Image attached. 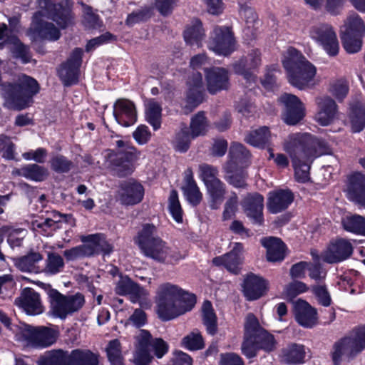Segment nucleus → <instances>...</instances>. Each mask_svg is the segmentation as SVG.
Wrapping results in <instances>:
<instances>
[{
    "mask_svg": "<svg viewBox=\"0 0 365 365\" xmlns=\"http://www.w3.org/2000/svg\"><path fill=\"white\" fill-rule=\"evenodd\" d=\"M284 150L289 155L297 181L309 180L310 164L317 157L331 153V149L323 140L309 133H293L284 141Z\"/></svg>",
    "mask_w": 365,
    "mask_h": 365,
    "instance_id": "1",
    "label": "nucleus"
},
{
    "mask_svg": "<svg viewBox=\"0 0 365 365\" xmlns=\"http://www.w3.org/2000/svg\"><path fill=\"white\" fill-rule=\"evenodd\" d=\"M196 303L195 297L179 286L166 282L157 290L156 307L158 317L163 321L173 319L190 311Z\"/></svg>",
    "mask_w": 365,
    "mask_h": 365,
    "instance_id": "2",
    "label": "nucleus"
},
{
    "mask_svg": "<svg viewBox=\"0 0 365 365\" xmlns=\"http://www.w3.org/2000/svg\"><path fill=\"white\" fill-rule=\"evenodd\" d=\"M282 64L286 70L288 81L292 86L299 90H305L314 86L317 68L299 51L289 48Z\"/></svg>",
    "mask_w": 365,
    "mask_h": 365,
    "instance_id": "3",
    "label": "nucleus"
},
{
    "mask_svg": "<svg viewBox=\"0 0 365 365\" xmlns=\"http://www.w3.org/2000/svg\"><path fill=\"white\" fill-rule=\"evenodd\" d=\"M277 341L274 336L264 329L257 318L249 313L244 324V340L242 344V352L247 358L257 356L259 350L271 352L276 348Z\"/></svg>",
    "mask_w": 365,
    "mask_h": 365,
    "instance_id": "4",
    "label": "nucleus"
},
{
    "mask_svg": "<svg viewBox=\"0 0 365 365\" xmlns=\"http://www.w3.org/2000/svg\"><path fill=\"white\" fill-rule=\"evenodd\" d=\"M39 91V85L33 78L22 75L14 83L1 85V94L4 106L9 109L21 110L30 106L33 97Z\"/></svg>",
    "mask_w": 365,
    "mask_h": 365,
    "instance_id": "5",
    "label": "nucleus"
},
{
    "mask_svg": "<svg viewBox=\"0 0 365 365\" xmlns=\"http://www.w3.org/2000/svg\"><path fill=\"white\" fill-rule=\"evenodd\" d=\"M134 242L146 257L156 261L163 262L169 259L172 262L181 258L178 252L172 251L158 235L157 227L153 224H143Z\"/></svg>",
    "mask_w": 365,
    "mask_h": 365,
    "instance_id": "6",
    "label": "nucleus"
},
{
    "mask_svg": "<svg viewBox=\"0 0 365 365\" xmlns=\"http://www.w3.org/2000/svg\"><path fill=\"white\" fill-rule=\"evenodd\" d=\"M364 348L365 327L356 328L333 344L330 352L332 363L341 365L344 359H353Z\"/></svg>",
    "mask_w": 365,
    "mask_h": 365,
    "instance_id": "7",
    "label": "nucleus"
},
{
    "mask_svg": "<svg viewBox=\"0 0 365 365\" xmlns=\"http://www.w3.org/2000/svg\"><path fill=\"white\" fill-rule=\"evenodd\" d=\"M115 145L116 149L110 155V163L115 175L123 178L133 173L140 152L128 141L118 140Z\"/></svg>",
    "mask_w": 365,
    "mask_h": 365,
    "instance_id": "8",
    "label": "nucleus"
},
{
    "mask_svg": "<svg viewBox=\"0 0 365 365\" xmlns=\"http://www.w3.org/2000/svg\"><path fill=\"white\" fill-rule=\"evenodd\" d=\"M50 299V312L54 317L66 319L69 315L79 312L85 304L84 296L81 293L65 295L51 289L48 292Z\"/></svg>",
    "mask_w": 365,
    "mask_h": 365,
    "instance_id": "9",
    "label": "nucleus"
},
{
    "mask_svg": "<svg viewBox=\"0 0 365 365\" xmlns=\"http://www.w3.org/2000/svg\"><path fill=\"white\" fill-rule=\"evenodd\" d=\"M16 336L34 347L44 348L56 341L58 331L43 326L35 327L24 324L19 328Z\"/></svg>",
    "mask_w": 365,
    "mask_h": 365,
    "instance_id": "10",
    "label": "nucleus"
},
{
    "mask_svg": "<svg viewBox=\"0 0 365 365\" xmlns=\"http://www.w3.org/2000/svg\"><path fill=\"white\" fill-rule=\"evenodd\" d=\"M311 38L320 45L331 56L337 55L339 49V41L333 27L326 23L313 25L309 30Z\"/></svg>",
    "mask_w": 365,
    "mask_h": 365,
    "instance_id": "11",
    "label": "nucleus"
},
{
    "mask_svg": "<svg viewBox=\"0 0 365 365\" xmlns=\"http://www.w3.org/2000/svg\"><path fill=\"white\" fill-rule=\"evenodd\" d=\"M208 47L218 54L227 56L236 49L234 34L229 27H215L210 38Z\"/></svg>",
    "mask_w": 365,
    "mask_h": 365,
    "instance_id": "12",
    "label": "nucleus"
},
{
    "mask_svg": "<svg viewBox=\"0 0 365 365\" xmlns=\"http://www.w3.org/2000/svg\"><path fill=\"white\" fill-rule=\"evenodd\" d=\"M145 189L138 180L130 178L120 182L116 195L117 200L123 205L130 206L140 203L144 197Z\"/></svg>",
    "mask_w": 365,
    "mask_h": 365,
    "instance_id": "13",
    "label": "nucleus"
},
{
    "mask_svg": "<svg viewBox=\"0 0 365 365\" xmlns=\"http://www.w3.org/2000/svg\"><path fill=\"white\" fill-rule=\"evenodd\" d=\"M278 101L284 107L283 119L287 124L294 125L303 119L305 108L297 96L284 93Z\"/></svg>",
    "mask_w": 365,
    "mask_h": 365,
    "instance_id": "14",
    "label": "nucleus"
},
{
    "mask_svg": "<svg viewBox=\"0 0 365 365\" xmlns=\"http://www.w3.org/2000/svg\"><path fill=\"white\" fill-rule=\"evenodd\" d=\"M82 56L83 50L76 48L73 51L68 61L62 64L58 74L65 86H68L78 82Z\"/></svg>",
    "mask_w": 365,
    "mask_h": 365,
    "instance_id": "15",
    "label": "nucleus"
},
{
    "mask_svg": "<svg viewBox=\"0 0 365 365\" xmlns=\"http://www.w3.org/2000/svg\"><path fill=\"white\" fill-rule=\"evenodd\" d=\"M353 253L351 242L345 239H337L331 242L327 250L322 253L324 262L334 264L347 259Z\"/></svg>",
    "mask_w": 365,
    "mask_h": 365,
    "instance_id": "16",
    "label": "nucleus"
},
{
    "mask_svg": "<svg viewBox=\"0 0 365 365\" xmlns=\"http://www.w3.org/2000/svg\"><path fill=\"white\" fill-rule=\"evenodd\" d=\"M262 63L261 52L252 49L247 56H242L232 64L235 73L243 76L249 82L255 81V76L252 71L257 69Z\"/></svg>",
    "mask_w": 365,
    "mask_h": 365,
    "instance_id": "17",
    "label": "nucleus"
},
{
    "mask_svg": "<svg viewBox=\"0 0 365 365\" xmlns=\"http://www.w3.org/2000/svg\"><path fill=\"white\" fill-rule=\"evenodd\" d=\"M186 104L184 106L185 113L192 111L203 101V81L199 72H193L187 81Z\"/></svg>",
    "mask_w": 365,
    "mask_h": 365,
    "instance_id": "18",
    "label": "nucleus"
},
{
    "mask_svg": "<svg viewBox=\"0 0 365 365\" xmlns=\"http://www.w3.org/2000/svg\"><path fill=\"white\" fill-rule=\"evenodd\" d=\"M317 112L316 121L322 126L330 125L339 116L338 106L335 101L328 96L316 98Z\"/></svg>",
    "mask_w": 365,
    "mask_h": 365,
    "instance_id": "19",
    "label": "nucleus"
},
{
    "mask_svg": "<svg viewBox=\"0 0 365 365\" xmlns=\"http://www.w3.org/2000/svg\"><path fill=\"white\" fill-rule=\"evenodd\" d=\"M42 7L47 9L50 17L61 28L65 29L73 24V16L68 4H53L49 0H40Z\"/></svg>",
    "mask_w": 365,
    "mask_h": 365,
    "instance_id": "20",
    "label": "nucleus"
},
{
    "mask_svg": "<svg viewBox=\"0 0 365 365\" xmlns=\"http://www.w3.org/2000/svg\"><path fill=\"white\" fill-rule=\"evenodd\" d=\"M207 89L210 94H215L230 86L228 71L223 68L213 67L205 71Z\"/></svg>",
    "mask_w": 365,
    "mask_h": 365,
    "instance_id": "21",
    "label": "nucleus"
},
{
    "mask_svg": "<svg viewBox=\"0 0 365 365\" xmlns=\"http://www.w3.org/2000/svg\"><path fill=\"white\" fill-rule=\"evenodd\" d=\"M113 115L121 125L128 127L137 121V111L134 103L130 100L121 98L113 106Z\"/></svg>",
    "mask_w": 365,
    "mask_h": 365,
    "instance_id": "22",
    "label": "nucleus"
},
{
    "mask_svg": "<svg viewBox=\"0 0 365 365\" xmlns=\"http://www.w3.org/2000/svg\"><path fill=\"white\" fill-rule=\"evenodd\" d=\"M15 304L29 314H39L43 312L40 295L32 288H25L15 299Z\"/></svg>",
    "mask_w": 365,
    "mask_h": 365,
    "instance_id": "23",
    "label": "nucleus"
},
{
    "mask_svg": "<svg viewBox=\"0 0 365 365\" xmlns=\"http://www.w3.org/2000/svg\"><path fill=\"white\" fill-rule=\"evenodd\" d=\"M267 282L259 275L250 273L246 276L242 284V290L247 300H255L264 294L267 289Z\"/></svg>",
    "mask_w": 365,
    "mask_h": 365,
    "instance_id": "24",
    "label": "nucleus"
},
{
    "mask_svg": "<svg viewBox=\"0 0 365 365\" xmlns=\"http://www.w3.org/2000/svg\"><path fill=\"white\" fill-rule=\"evenodd\" d=\"M294 315L297 322L305 328H312L317 324V309L302 299L294 303Z\"/></svg>",
    "mask_w": 365,
    "mask_h": 365,
    "instance_id": "25",
    "label": "nucleus"
},
{
    "mask_svg": "<svg viewBox=\"0 0 365 365\" xmlns=\"http://www.w3.org/2000/svg\"><path fill=\"white\" fill-rule=\"evenodd\" d=\"M150 333L145 329H140L136 336L135 351L133 356L135 365H149L153 359L148 344L150 342Z\"/></svg>",
    "mask_w": 365,
    "mask_h": 365,
    "instance_id": "26",
    "label": "nucleus"
},
{
    "mask_svg": "<svg viewBox=\"0 0 365 365\" xmlns=\"http://www.w3.org/2000/svg\"><path fill=\"white\" fill-rule=\"evenodd\" d=\"M242 207L247 216L251 218L254 223L259 225L262 223L264 207L262 195L257 192L248 194L242 201Z\"/></svg>",
    "mask_w": 365,
    "mask_h": 365,
    "instance_id": "27",
    "label": "nucleus"
},
{
    "mask_svg": "<svg viewBox=\"0 0 365 365\" xmlns=\"http://www.w3.org/2000/svg\"><path fill=\"white\" fill-rule=\"evenodd\" d=\"M306 347L297 343H289L282 348L279 355L280 361L286 365H297L304 362Z\"/></svg>",
    "mask_w": 365,
    "mask_h": 365,
    "instance_id": "28",
    "label": "nucleus"
},
{
    "mask_svg": "<svg viewBox=\"0 0 365 365\" xmlns=\"http://www.w3.org/2000/svg\"><path fill=\"white\" fill-rule=\"evenodd\" d=\"M294 195L289 190H279L269 193L267 209L271 213L276 214L286 210L292 202Z\"/></svg>",
    "mask_w": 365,
    "mask_h": 365,
    "instance_id": "29",
    "label": "nucleus"
},
{
    "mask_svg": "<svg viewBox=\"0 0 365 365\" xmlns=\"http://www.w3.org/2000/svg\"><path fill=\"white\" fill-rule=\"evenodd\" d=\"M348 192L354 202L365 207V175L356 173L350 175Z\"/></svg>",
    "mask_w": 365,
    "mask_h": 365,
    "instance_id": "30",
    "label": "nucleus"
},
{
    "mask_svg": "<svg viewBox=\"0 0 365 365\" xmlns=\"http://www.w3.org/2000/svg\"><path fill=\"white\" fill-rule=\"evenodd\" d=\"M243 247L240 243H235L232 250L227 254L215 257L212 259L214 264L217 266L224 265L231 272L237 273L238 266L241 263L240 253Z\"/></svg>",
    "mask_w": 365,
    "mask_h": 365,
    "instance_id": "31",
    "label": "nucleus"
},
{
    "mask_svg": "<svg viewBox=\"0 0 365 365\" xmlns=\"http://www.w3.org/2000/svg\"><path fill=\"white\" fill-rule=\"evenodd\" d=\"M262 245L267 249V259L269 262H277L284 259L285 245L279 238L270 237L261 240Z\"/></svg>",
    "mask_w": 365,
    "mask_h": 365,
    "instance_id": "32",
    "label": "nucleus"
},
{
    "mask_svg": "<svg viewBox=\"0 0 365 365\" xmlns=\"http://www.w3.org/2000/svg\"><path fill=\"white\" fill-rule=\"evenodd\" d=\"M184 182L182 190L186 199L193 205H198L202 199V195L193 178L191 168H187L185 171Z\"/></svg>",
    "mask_w": 365,
    "mask_h": 365,
    "instance_id": "33",
    "label": "nucleus"
},
{
    "mask_svg": "<svg viewBox=\"0 0 365 365\" xmlns=\"http://www.w3.org/2000/svg\"><path fill=\"white\" fill-rule=\"evenodd\" d=\"M81 241L86 243L87 247L92 248V255L101 252L109 255L113 250V245L106 240L105 235L101 233L83 236Z\"/></svg>",
    "mask_w": 365,
    "mask_h": 365,
    "instance_id": "34",
    "label": "nucleus"
},
{
    "mask_svg": "<svg viewBox=\"0 0 365 365\" xmlns=\"http://www.w3.org/2000/svg\"><path fill=\"white\" fill-rule=\"evenodd\" d=\"M7 46L13 56L21 59L22 62L26 63L31 59L29 48L23 44L16 36H8L2 43H0V49Z\"/></svg>",
    "mask_w": 365,
    "mask_h": 365,
    "instance_id": "35",
    "label": "nucleus"
},
{
    "mask_svg": "<svg viewBox=\"0 0 365 365\" xmlns=\"http://www.w3.org/2000/svg\"><path fill=\"white\" fill-rule=\"evenodd\" d=\"M38 365H70V352L61 349L46 351L40 356Z\"/></svg>",
    "mask_w": 365,
    "mask_h": 365,
    "instance_id": "36",
    "label": "nucleus"
},
{
    "mask_svg": "<svg viewBox=\"0 0 365 365\" xmlns=\"http://www.w3.org/2000/svg\"><path fill=\"white\" fill-rule=\"evenodd\" d=\"M100 355L88 349H76L70 352V365H99Z\"/></svg>",
    "mask_w": 365,
    "mask_h": 365,
    "instance_id": "37",
    "label": "nucleus"
},
{
    "mask_svg": "<svg viewBox=\"0 0 365 365\" xmlns=\"http://www.w3.org/2000/svg\"><path fill=\"white\" fill-rule=\"evenodd\" d=\"M205 37V30L202 22L198 19L192 21L184 31V39L190 46H201Z\"/></svg>",
    "mask_w": 365,
    "mask_h": 365,
    "instance_id": "38",
    "label": "nucleus"
},
{
    "mask_svg": "<svg viewBox=\"0 0 365 365\" xmlns=\"http://www.w3.org/2000/svg\"><path fill=\"white\" fill-rule=\"evenodd\" d=\"M30 30L41 38L50 41H56L61 36L60 31L51 22L34 21Z\"/></svg>",
    "mask_w": 365,
    "mask_h": 365,
    "instance_id": "39",
    "label": "nucleus"
},
{
    "mask_svg": "<svg viewBox=\"0 0 365 365\" xmlns=\"http://www.w3.org/2000/svg\"><path fill=\"white\" fill-rule=\"evenodd\" d=\"M350 119L353 132L358 133L365 126V106L361 101L350 104Z\"/></svg>",
    "mask_w": 365,
    "mask_h": 365,
    "instance_id": "40",
    "label": "nucleus"
},
{
    "mask_svg": "<svg viewBox=\"0 0 365 365\" xmlns=\"http://www.w3.org/2000/svg\"><path fill=\"white\" fill-rule=\"evenodd\" d=\"M271 134L266 126L250 131L245 137V140L248 144L257 148H264L269 145Z\"/></svg>",
    "mask_w": 365,
    "mask_h": 365,
    "instance_id": "41",
    "label": "nucleus"
},
{
    "mask_svg": "<svg viewBox=\"0 0 365 365\" xmlns=\"http://www.w3.org/2000/svg\"><path fill=\"white\" fill-rule=\"evenodd\" d=\"M43 256L39 252H30L27 255L14 259L15 266L22 272H36V264L42 260Z\"/></svg>",
    "mask_w": 365,
    "mask_h": 365,
    "instance_id": "42",
    "label": "nucleus"
},
{
    "mask_svg": "<svg viewBox=\"0 0 365 365\" xmlns=\"http://www.w3.org/2000/svg\"><path fill=\"white\" fill-rule=\"evenodd\" d=\"M162 108L159 103L153 99L148 100L145 104V119L155 130L161 125Z\"/></svg>",
    "mask_w": 365,
    "mask_h": 365,
    "instance_id": "43",
    "label": "nucleus"
},
{
    "mask_svg": "<svg viewBox=\"0 0 365 365\" xmlns=\"http://www.w3.org/2000/svg\"><path fill=\"white\" fill-rule=\"evenodd\" d=\"M208 120L203 111H199L194 115L190 120V129L192 138L204 135L207 131Z\"/></svg>",
    "mask_w": 365,
    "mask_h": 365,
    "instance_id": "44",
    "label": "nucleus"
},
{
    "mask_svg": "<svg viewBox=\"0 0 365 365\" xmlns=\"http://www.w3.org/2000/svg\"><path fill=\"white\" fill-rule=\"evenodd\" d=\"M205 186L212 198L210 207L212 209H217L226 193L225 184L219 179Z\"/></svg>",
    "mask_w": 365,
    "mask_h": 365,
    "instance_id": "45",
    "label": "nucleus"
},
{
    "mask_svg": "<svg viewBox=\"0 0 365 365\" xmlns=\"http://www.w3.org/2000/svg\"><path fill=\"white\" fill-rule=\"evenodd\" d=\"M230 161L227 165L235 168L236 165L243 163L250 156V152L246 148L239 143H232L230 153Z\"/></svg>",
    "mask_w": 365,
    "mask_h": 365,
    "instance_id": "46",
    "label": "nucleus"
},
{
    "mask_svg": "<svg viewBox=\"0 0 365 365\" xmlns=\"http://www.w3.org/2000/svg\"><path fill=\"white\" fill-rule=\"evenodd\" d=\"M341 223L346 231L365 236V217L357 215L346 216Z\"/></svg>",
    "mask_w": 365,
    "mask_h": 365,
    "instance_id": "47",
    "label": "nucleus"
},
{
    "mask_svg": "<svg viewBox=\"0 0 365 365\" xmlns=\"http://www.w3.org/2000/svg\"><path fill=\"white\" fill-rule=\"evenodd\" d=\"M203 323L207 332L214 335L217 332V317L212 304L209 301L204 302L202 307Z\"/></svg>",
    "mask_w": 365,
    "mask_h": 365,
    "instance_id": "48",
    "label": "nucleus"
},
{
    "mask_svg": "<svg viewBox=\"0 0 365 365\" xmlns=\"http://www.w3.org/2000/svg\"><path fill=\"white\" fill-rule=\"evenodd\" d=\"M365 31V25L361 19L356 14L351 15L346 20L341 34H349L350 35L361 37Z\"/></svg>",
    "mask_w": 365,
    "mask_h": 365,
    "instance_id": "49",
    "label": "nucleus"
},
{
    "mask_svg": "<svg viewBox=\"0 0 365 365\" xmlns=\"http://www.w3.org/2000/svg\"><path fill=\"white\" fill-rule=\"evenodd\" d=\"M107 357L111 365H124L121 344L118 339L109 341L106 347Z\"/></svg>",
    "mask_w": 365,
    "mask_h": 365,
    "instance_id": "50",
    "label": "nucleus"
},
{
    "mask_svg": "<svg viewBox=\"0 0 365 365\" xmlns=\"http://www.w3.org/2000/svg\"><path fill=\"white\" fill-rule=\"evenodd\" d=\"M233 167L227 165L225 170V180L232 186L237 188H244L246 187L247 174L244 170L233 171Z\"/></svg>",
    "mask_w": 365,
    "mask_h": 365,
    "instance_id": "51",
    "label": "nucleus"
},
{
    "mask_svg": "<svg viewBox=\"0 0 365 365\" xmlns=\"http://www.w3.org/2000/svg\"><path fill=\"white\" fill-rule=\"evenodd\" d=\"M64 264L63 259L60 255L48 252L43 271L46 274H56L63 270Z\"/></svg>",
    "mask_w": 365,
    "mask_h": 365,
    "instance_id": "52",
    "label": "nucleus"
},
{
    "mask_svg": "<svg viewBox=\"0 0 365 365\" xmlns=\"http://www.w3.org/2000/svg\"><path fill=\"white\" fill-rule=\"evenodd\" d=\"M193 139L187 128L185 126L175 135L173 146L175 150L185 153L190 148L191 140Z\"/></svg>",
    "mask_w": 365,
    "mask_h": 365,
    "instance_id": "53",
    "label": "nucleus"
},
{
    "mask_svg": "<svg viewBox=\"0 0 365 365\" xmlns=\"http://www.w3.org/2000/svg\"><path fill=\"white\" fill-rule=\"evenodd\" d=\"M83 6V24L88 29H98L102 26V21L98 14L93 12L92 7L85 4Z\"/></svg>",
    "mask_w": 365,
    "mask_h": 365,
    "instance_id": "54",
    "label": "nucleus"
},
{
    "mask_svg": "<svg viewBox=\"0 0 365 365\" xmlns=\"http://www.w3.org/2000/svg\"><path fill=\"white\" fill-rule=\"evenodd\" d=\"M92 248L87 247L86 243L63 251V256L67 261H74L81 258L92 256Z\"/></svg>",
    "mask_w": 365,
    "mask_h": 365,
    "instance_id": "55",
    "label": "nucleus"
},
{
    "mask_svg": "<svg viewBox=\"0 0 365 365\" xmlns=\"http://www.w3.org/2000/svg\"><path fill=\"white\" fill-rule=\"evenodd\" d=\"M182 345L189 350L195 351L203 349L205 343L201 334L194 331L183 337Z\"/></svg>",
    "mask_w": 365,
    "mask_h": 365,
    "instance_id": "56",
    "label": "nucleus"
},
{
    "mask_svg": "<svg viewBox=\"0 0 365 365\" xmlns=\"http://www.w3.org/2000/svg\"><path fill=\"white\" fill-rule=\"evenodd\" d=\"M50 163L51 169L58 173H68L73 167V163L62 155L53 156Z\"/></svg>",
    "mask_w": 365,
    "mask_h": 365,
    "instance_id": "57",
    "label": "nucleus"
},
{
    "mask_svg": "<svg viewBox=\"0 0 365 365\" xmlns=\"http://www.w3.org/2000/svg\"><path fill=\"white\" fill-rule=\"evenodd\" d=\"M217 168L213 165L207 163L199 165V176L205 185L219 180Z\"/></svg>",
    "mask_w": 365,
    "mask_h": 365,
    "instance_id": "58",
    "label": "nucleus"
},
{
    "mask_svg": "<svg viewBox=\"0 0 365 365\" xmlns=\"http://www.w3.org/2000/svg\"><path fill=\"white\" fill-rule=\"evenodd\" d=\"M26 179L34 181H43L48 176V170L43 166L37 164H30L25 165Z\"/></svg>",
    "mask_w": 365,
    "mask_h": 365,
    "instance_id": "59",
    "label": "nucleus"
},
{
    "mask_svg": "<svg viewBox=\"0 0 365 365\" xmlns=\"http://www.w3.org/2000/svg\"><path fill=\"white\" fill-rule=\"evenodd\" d=\"M168 209L173 219L178 222H182V210L178 200L176 190H172L169 197Z\"/></svg>",
    "mask_w": 365,
    "mask_h": 365,
    "instance_id": "60",
    "label": "nucleus"
},
{
    "mask_svg": "<svg viewBox=\"0 0 365 365\" xmlns=\"http://www.w3.org/2000/svg\"><path fill=\"white\" fill-rule=\"evenodd\" d=\"M341 40L344 49L349 53H356L361 49V37L349 34H341Z\"/></svg>",
    "mask_w": 365,
    "mask_h": 365,
    "instance_id": "61",
    "label": "nucleus"
},
{
    "mask_svg": "<svg viewBox=\"0 0 365 365\" xmlns=\"http://www.w3.org/2000/svg\"><path fill=\"white\" fill-rule=\"evenodd\" d=\"M349 84L346 80L340 79L333 83L330 88V93L338 101H342L349 93Z\"/></svg>",
    "mask_w": 365,
    "mask_h": 365,
    "instance_id": "62",
    "label": "nucleus"
},
{
    "mask_svg": "<svg viewBox=\"0 0 365 365\" xmlns=\"http://www.w3.org/2000/svg\"><path fill=\"white\" fill-rule=\"evenodd\" d=\"M312 292L320 304L324 307H328L331 304V299L324 285L314 286L312 287Z\"/></svg>",
    "mask_w": 365,
    "mask_h": 365,
    "instance_id": "63",
    "label": "nucleus"
},
{
    "mask_svg": "<svg viewBox=\"0 0 365 365\" xmlns=\"http://www.w3.org/2000/svg\"><path fill=\"white\" fill-rule=\"evenodd\" d=\"M133 137L139 145L146 144L151 138V133L145 125H140L133 133Z\"/></svg>",
    "mask_w": 365,
    "mask_h": 365,
    "instance_id": "64",
    "label": "nucleus"
}]
</instances>
